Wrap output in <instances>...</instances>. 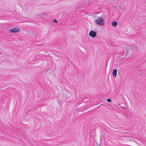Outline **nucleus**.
Returning a JSON list of instances; mask_svg holds the SVG:
<instances>
[{"label":"nucleus","instance_id":"nucleus-1","mask_svg":"<svg viewBox=\"0 0 146 146\" xmlns=\"http://www.w3.org/2000/svg\"><path fill=\"white\" fill-rule=\"evenodd\" d=\"M103 17L102 16L101 17H98L95 21V23L97 25H104Z\"/></svg>","mask_w":146,"mask_h":146},{"label":"nucleus","instance_id":"nucleus-2","mask_svg":"<svg viewBox=\"0 0 146 146\" xmlns=\"http://www.w3.org/2000/svg\"><path fill=\"white\" fill-rule=\"evenodd\" d=\"M20 30V29L19 27H16L11 29L9 31L11 33H15L19 32Z\"/></svg>","mask_w":146,"mask_h":146},{"label":"nucleus","instance_id":"nucleus-3","mask_svg":"<svg viewBox=\"0 0 146 146\" xmlns=\"http://www.w3.org/2000/svg\"><path fill=\"white\" fill-rule=\"evenodd\" d=\"M89 35L91 37L94 38L96 36L97 33L93 31H91L89 33Z\"/></svg>","mask_w":146,"mask_h":146},{"label":"nucleus","instance_id":"nucleus-4","mask_svg":"<svg viewBox=\"0 0 146 146\" xmlns=\"http://www.w3.org/2000/svg\"><path fill=\"white\" fill-rule=\"evenodd\" d=\"M117 73V70L116 69H115L113 71V72H112V74L113 76H114L115 77L116 76Z\"/></svg>","mask_w":146,"mask_h":146},{"label":"nucleus","instance_id":"nucleus-5","mask_svg":"<svg viewBox=\"0 0 146 146\" xmlns=\"http://www.w3.org/2000/svg\"><path fill=\"white\" fill-rule=\"evenodd\" d=\"M111 25L113 27H115L117 25V23L115 21H113L111 23Z\"/></svg>","mask_w":146,"mask_h":146},{"label":"nucleus","instance_id":"nucleus-6","mask_svg":"<svg viewBox=\"0 0 146 146\" xmlns=\"http://www.w3.org/2000/svg\"><path fill=\"white\" fill-rule=\"evenodd\" d=\"M132 48H133V49L134 51H137L138 50L137 48L136 47L133 46Z\"/></svg>","mask_w":146,"mask_h":146},{"label":"nucleus","instance_id":"nucleus-7","mask_svg":"<svg viewBox=\"0 0 146 146\" xmlns=\"http://www.w3.org/2000/svg\"><path fill=\"white\" fill-rule=\"evenodd\" d=\"M107 100L108 102H111V100L110 99H109V98L107 99Z\"/></svg>","mask_w":146,"mask_h":146},{"label":"nucleus","instance_id":"nucleus-8","mask_svg":"<svg viewBox=\"0 0 146 146\" xmlns=\"http://www.w3.org/2000/svg\"><path fill=\"white\" fill-rule=\"evenodd\" d=\"M41 15H42V16H45L46 15V14L45 13H43Z\"/></svg>","mask_w":146,"mask_h":146},{"label":"nucleus","instance_id":"nucleus-9","mask_svg":"<svg viewBox=\"0 0 146 146\" xmlns=\"http://www.w3.org/2000/svg\"><path fill=\"white\" fill-rule=\"evenodd\" d=\"M54 21L55 22L57 23L58 22L57 21H56V19H54Z\"/></svg>","mask_w":146,"mask_h":146}]
</instances>
